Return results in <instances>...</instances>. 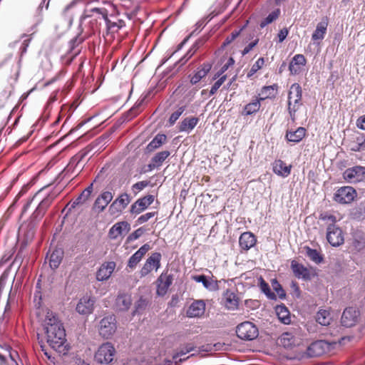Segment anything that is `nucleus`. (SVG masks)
<instances>
[{
	"label": "nucleus",
	"instance_id": "nucleus-2",
	"mask_svg": "<svg viewBox=\"0 0 365 365\" xmlns=\"http://www.w3.org/2000/svg\"><path fill=\"white\" fill-rule=\"evenodd\" d=\"M116 129L117 128L115 126H113L109 130L97 138L85 148L73 156L69 163V165L78 167L81 162L83 161L93 150L96 148V152L101 149H104L105 145L108 143L110 135L116 130Z\"/></svg>",
	"mask_w": 365,
	"mask_h": 365
},
{
	"label": "nucleus",
	"instance_id": "nucleus-45",
	"mask_svg": "<svg viewBox=\"0 0 365 365\" xmlns=\"http://www.w3.org/2000/svg\"><path fill=\"white\" fill-rule=\"evenodd\" d=\"M351 217L357 221H361L365 219V206L359 205L353 208L350 212Z\"/></svg>",
	"mask_w": 365,
	"mask_h": 365
},
{
	"label": "nucleus",
	"instance_id": "nucleus-38",
	"mask_svg": "<svg viewBox=\"0 0 365 365\" xmlns=\"http://www.w3.org/2000/svg\"><path fill=\"white\" fill-rule=\"evenodd\" d=\"M144 102V98L138 99L134 106L123 116V121H129L135 118L140 113V108Z\"/></svg>",
	"mask_w": 365,
	"mask_h": 365
},
{
	"label": "nucleus",
	"instance_id": "nucleus-26",
	"mask_svg": "<svg viewBox=\"0 0 365 365\" xmlns=\"http://www.w3.org/2000/svg\"><path fill=\"white\" fill-rule=\"evenodd\" d=\"M292 165H287L286 163L279 159L275 160L272 163V171L278 176L286 178L291 173Z\"/></svg>",
	"mask_w": 365,
	"mask_h": 365
},
{
	"label": "nucleus",
	"instance_id": "nucleus-57",
	"mask_svg": "<svg viewBox=\"0 0 365 365\" xmlns=\"http://www.w3.org/2000/svg\"><path fill=\"white\" fill-rule=\"evenodd\" d=\"M123 210H125V208L121 207L117 201L114 200L109 206L108 212L110 215H118L121 213Z\"/></svg>",
	"mask_w": 365,
	"mask_h": 365
},
{
	"label": "nucleus",
	"instance_id": "nucleus-9",
	"mask_svg": "<svg viewBox=\"0 0 365 365\" xmlns=\"http://www.w3.org/2000/svg\"><path fill=\"white\" fill-rule=\"evenodd\" d=\"M343 178L349 182H361L365 180V167L356 165L349 168L343 173Z\"/></svg>",
	"mask_w": 365,
	"mask_h": 365
},
{
	"label": "nucleus",
	"instance_id": "nucleus-48",
	"mask_svg": "<svg viewBox=\"0 0 365 365\" xmlns=\"http://www.w3.org/2000/svg\"><path fill=\"white\" fill-rule=\"evenodd\" d=\"M329 315V312L327 310L320 309L317 313L316 320L319 324L322 326H327L329 324L330 322Z\"/></svg>",
	"mask_w": 365,
	"mask_h": 365
},
{
	"label": "nucleus",
	"instance_id": "nucleus-50",
	"mask_svg": "<svg viewBox=\"0 0 365 365\" xmlns=\"http://www.w3.org/2000/svg\"><path fill=\"white\" fill-rule=\"evenodd\" d=\"M88 12H91V13L95 12V13L101 14L103 19L108 16V11L106 9L95 7V8L91 9L89 11L86 10L81 17V21L85 20L91 16V14H88Z\"/></svg>",
	"mask_w": 365,
	"mask_h": 365
},
{
	"label": "nucleus",
	"instance_id": "nucleus-36",
	"mask_svg": "<svg viewBox=\"0 0 365 365\" xmlns=\"http://www.w3.org/2000/svg\"><path fill=\"white\" fill-rule=\"evenodd\" d=\"M63 251L62 249H55L51 254L49 266L53 270L57 269L62 262Z\"/></svg>",
	"mask_w": 365,
	"mask_h": 365
},
{
	"label": "nucleus",
	"instance_id": "nucleus-16",
	"mask_svg": "<svg viewBox=\"0 0 365 365\" xmlns=\"http://www.w3.org/2000/svg\"><path fill=\"white\" fill-rule=\"evenodd\" d=\"M212 66V63L209 62H205L200 65V66L197 68L193 76H189L190 83L195 85L199 83L210 71Z\"/></svg>",
	"mask_w": 365,
	"mask_h": 365
},
{
	"label": "nucleus",
	"instance_id": "nucleus-22",
	"mask_svg": "<svg viewBox=\"0 0 365 365\" xmlns=\"http://www.w3.org/2000/svg\"><path fill=\"white\" fill-rule=\"evenodd\" d=\"M199 118L197 117H187L184 118L181 122L179 123L178 128V132L190 133L192 130L196 127L199 123Z\"/></svg>",
	"mask_w": 365,
	"mask_h": 365
},
{
	"label": "nucleus",
	"instance_id": "nucleus-61",
	"mask_svg": "<svg viewBox=\"0 0 365 365\" xmlns=\"http://www.w3.org/2000/svg\"><path fill=\"white\" fill-rule=\"evenodd\" d=\"M37 26V24L33 25L31 26V31L32 33L31 34H24V53L26 52V50H27V47L29 46V42L31 41V36H33L34 34V33L36 32V28Z\"/></svg>",
	"mask_w": 365,
	"mask_h": 365
},
{
	"label": "nucleus",
	"instance_id": "nucleus-29",
	"mask_svg": "<svg viewBox=\"0 0 365 365\" xmlns=\"http://www.w3.org/2000/svg\"><path fill=\"white\" fill-rule=\"evenodd\" d=\"M302 98V89L301 86L297 83H293L288 93V101H291L292 98H294V106H299L302 105L301 101Z\"/></svg>",
	"mask_w": 365,
	"mask_h": 365
},
{
	"label": "nucleus",
	"instance_id": "nucleus-41",
	"mask_svg": "<svg viewBox=\"0 0 365 365\" xmlns=\"http://www.w3.org/2000/svg\"><path fill=\"white\" fill-rule=\"evenodd\" d=\"M258 280L260 290L263 294H264L267 299L274 301L277 300L276 294L271 290L269 284L263 279V277H259Z\"/></svg>",
	"mask_w": 365,
	"mask_h": 365
},
{
	"label": "nucleus",
	"instance_id": "nucleus-47",
	"mask_svg": "<svg viewBox=\"0 0 365 365\" xmlns=\"http://www.w3.org/2000/svg\"><path fill=\"white\" fill-rule=\"evenodd\" d=\"M248 24V21H247L246 24L242 26L239 30H235L233 31L229 36L226 37L224 42L220 46L221 50H224L227 46L230 44L232 41H234L240 34L241 31L244 29V28L247 26Z\"/></svg>",
	"mask_w": 365,
	"mask_h": 365
},
{
	"label": "nucleus",
	"instance_id": "nucleus-37",
	"mask_svg": "<svg viewBox=\"0 0 365 365\" xmlns=\"http://www.w3.org/2000/svg\"><path fill=\"white\" fill-rule=\"evenodd\" d=\"M277 344L286 349H291L294 346V338L292 334L284 332L278 338Z\"/></svg>",
	"mask_w": 365,
	"mask_h": 365
},
{
	"label": "nucleus",
	"instance_id": "nucleus-4",
	"mask_svg": "<svg viewBox=\"0 0 365 365\" xmlns=\"http://www.w3.org/2000/svg\"><path fill=\"white\" fill-rule=\"evenodd\" d=\"M236 334L242 340L252 341L258 336L259 330L254 323L246 321L237 325Z\"/></svg>",
	"mask_w": 365,
	"mask_h": 365
},
{
	"label": "nucleus",
	"instance_id": "nucleus-43",
	"mask_svg": "<svg viewBox=\"0 0 365 365\" xmlns=\"http://www.w3.org/2000/svg\"><path fill=\"white\" fill-rule=\"evenodd\" d=\"M306 255L309 259L317 264H320L323 262V255L320 254L316 249H312L308 246L305 247Z\"/></svg>",
	"mask_w": 365,
	"mask_h": 365
},
{
	"label": "nucleus",
	"instance_id": "nucleus-15",
	"mask_svg": "<svg viewBox=\"0 0 365 365\" xmlns=\"http://www.w3.org/2000/svg\"><path fill=\"white\" fill-rule=\"evenodd\" d=\"M115 268V263L113 261L103 264L96 272V279L98 282L107 280L111 276Z\"/></svg>",
	"mask_w": 365,
	"mask_h": 365
},
{
	"label": "nucleus",
	"instance_id": "nucleus-34",
	"mask_svg": "<svg viewBox=\"0 0 365 365\" xmlns=\"http://www.w3.org/2000/svg\"><path fill=\"white\" fill-rule=\"evenodd\" d=\"M195 349V346H194L193 344H192V343L186 344L185 345V346L182 347L181 349L178 352H177L176 354H175L173 356V360L174 361V362L175 364H178V363L182 362V361H185L187 359H188V358H190L191 356H195V354H192L191 355H190L187 358H184V359H181L180 357L182 356L185 355L187 353H190V351H193Z\"/></svg>",
	"mask_w": 365,
	"mask_h": 365
},
{
	"label": "nucleus",
	"instance_id": "nucleus-35",
	"mask_svg": "<svg viewBox=\"0 0 365 365\" xmlns=\"http://www.w3.org/2000/svg\"><path fill=\"white\" fill-rule=\"evenodd\" d=\"M93 182L91 183L73 202H71L69 211L74 209L77 205L86 201L93 191Z\"/></svg>",
	"mask_w": 365,
	"mask_h": 365
},
{
	"label": "nucleus",
	"instance_id": "nucleus-10",
	"mask_svg": "<svg viewBox=\"0 0 365 365\" xmlns=\"http://www.w3.org/2000/svg\"><path fill=\"white\" fill-rule=\"evenodd\" d=\"M330 344L325 340H317L312 342L307 348L309 357H318L329 350Z\"/></svg>",
	"mask_w": 365,
	"mask_h": 365
},
{
	"label": "nucleus",
	"instance_id": "nucleus-14",
	"mask_svg": "<svg viewBox=\"0 0 365 365\" xmlns=\"http://www.w3.org/2000/svg\"><path fill=\"white\" fill-rule=\"evenodd\" d=\"M113 194L109 191L103 192L95 200L93 209L97 210L98 212H102L108 205L113 200Z\"/></svg>",
	"mask_w": 365,
	"mask_h": 365
},
{
	"label": "nucleus",
	"instance_id": "nucleus-25",
	"mask_svg": "<svg viewBox=\"0 0 365 365\" xmlns=\"http://www.w3.org/2000/svg\"><path fill=\"white\" fill-rule=\"evenodd\" d=\"M291 268L295 276L299 279H302L306 281L312 279V274L309 269L303 264L292 261L291 264Z\"/></svg>",
	"mask_w": 365,
	"mask_h": 365
},
{
	"label": "nucleus",
	"instance_id": "nucleus-19",
	"mask_svg": "<svg viewBox=\"0 0 365 365\" xmlns=\"http://www.w3.org/2000/svg\"><path fill=\"white\" fill-rule=\"evenodd\" d=\"M351 246L357 251L361 252L365 248V235L359 230H353L351 232Z\"/></svg>",
	"mask_w": 365,
	"mask_h": 365
},
{
	"label": "nucleus",
	"instance_id": "nucleus-1",
	"mask_svg": "<svg viewBox=\"0 0 365 365\" xmlns=\"http://www.w3.org/2000/svg\"><path fill=\"white\" fill-rule=\"evenodd\" d=\"M43 327L49 346L60 354H66L68 348L66 344V331L57 314L48 311L46 315Z\"/></svg>",
	"mask_w": 365,
	"mask_h": 365
},
{
	"label": "nucleus",
	"instance_id": "nucleus-51",
	"mask_svg": "<svg viewBox=\"0 0 365 365\" xmlns=\"http://www.w3.org/2000/svg\"><path fill=\"white\" fill-rule=\"evenodd\" d=\"M271 282L273 289L277 294L278 297L282 300L285 299L287 297L286 292L278 280L277 279H273Z\"/></svg>",
	"mask_w": 365,
	"mask_h": 365
},
{
	"label": "nucleus",
	"instance_id": "nucleus-63",
	"mask_svg": "<svg viewBox=\"0 0 365 365\" xmlns=\"http://www.w3.org/2000/svg\"><path fill=\"white\" fill-rule=\"evenodd\" d=\"M156 214H157L156 212H147L144 215H140L138 218L136 222L138 224H140V225L143 224V223L148 221L150 218L153 217Z\"/></svg>",
	"mask_w": 365,
	"mask_h": 365
},
{
	"label": "nucleus",
	"instance_id": "nucleus-42",
	"mask_svg": "<svg viewBox=\"0 0 365 365\" xmlns=\"http://www.w3.org/2000/svg\"><path fill=\"white\" fill-rule=\"evenodd\" d=\"M148 301L143 296L135 302L134 309L132 312V315L135 316L136 314H141L148 307Z\"/></svg>",
	"mask_w": 365,
	"mask_h": 365
},
{
	"label": "nucleus",
	"instance_id": "nucleus-8",
	"mask_svg": "<svg viewBox=\"0 0 365 365\" xmlns=\"http://www.w3.org/2000/svg\"><path fill=\"white\" fill-rule=\"evenodd\" d=\"M360 316V311L353 307H346L341 315V323L343 327H352L356 324Z\"/></svg>",
	"mask_w": 365,
	"mask_h": 365
},
{
	"label": "nucleus",
	"instance_id": "nucleus-60",
	"mask_svg": "<svg viewBox=\"0 0 365 365\" xmlns=\"http://www.w3.org/2000/svg\"><path fill=\"white\" fill-rule=\"evenodd\" d=\"M141 257L135 252L133 255L130 256V257L128 259V267L130 269H133L136 267V265L139 263V262L141 260Z\"/></svg>",
	"mask_w": 365,
	"mask_h": 365
},
{
	"label": "nucleus",
	"instance_id": "nucleus-58",
	"mask_svg": "<svg viewBox=\"0 0 365 365\" xmlns=\"http://www.w3.org/2000/svg\"><path fill=\"white\" fill-rule=\"evenodd\" d=\"M227 78L226 75L222 76L217 78V80L215 82V83L212 86L210 90V96L214 95L217 91L220 88V87L224 83Z\"/></svg>",
	"mask_w": 365,
	"mask_h": 365
},
{
	"label": "nucleus",
	"instance_id": "nucleus-23",
	"mask_svg": "<svg viewBox=\"0 0 365 365\" xmlns=\"http://www.w3.org/2000/svg\"><path fill=\"white\" fill-rule=\"evenodd\" d=\"M130 230V225L127 221H122L115 223L111 227L108 232V236L112 240H115L121 235L123 232H128Z\"/></svg>",
	"mask_w": 365,
	"mask_h": 365
},
{
	"label": "nucleus",
	"instance_id": "nucleus-55",
	"mask_svg": "<svg viewBox=\"0 0 365 365\" xmlns=\"http://www.w3.org/2000/svg\"><path fill=\"white\" fill-rule=\"evenodd\" d=\"M264 59L263 57L259 58L256 62L252 65V68H250V71L247 73V77H251L253 76L255 73H257V71H259L264 65Z\"/></svg>",
	"mask_w": 365,
	"mask_h": 365
},
{
	"label": "nucleus",
	"instance_id": "nucleus-7",
	"mask_svg": "<svg viewBox=\"0 0 365 365\" xmlns=\"http://www.w3.org/2000/svg\"><path fill=\"white\" fill-rule=\"evenodd\" d=\"M356 197V192L351 186L339 188L334 195V200L339 204L351 203Z\"/></svg>",
	"mask_w": 365,
	"mask_h": 365
},
{
	"label": "nucleus",
	"instance_id": "nucleus-59",
	"mask_svg": "<svg viewBox=\"0 0 365 365\" xmlns=\"http://www.w3.org/2000/svg\"><path fill=\"white\" fill-rule=\"evenodd\" d=\"M145 230L143 227L137 229L128 236L126 242L129 243L138 239L145 232Z\"/></svg>",
	"mask_w": 365,
	"mask_h": 365
},
{
	"label": "nucleus",
	"instance_id": "nucleus-33",
	"mask_svg": "<svg viewBox=\"0 0 365 365\" xmlns=\"http://www.w3.org/2000/svg\"><path fill=\"white\" fill-rule=\"evenodd\" d=\"M275 312L282 323L287 325L291 323L290 312L284 304L277 305Z\"/></svg>",
	"mask_w": 365,
	"mask_h": 365
},
{
	"label": "nucleus",
	"instance_id": "nucleus-5",
	"mask_svg": "<svg viewBox=\"0 0 365 365\" xmlns=\"http://www.w3.org/2000/svg\"><path fill=\"white\" fill-rule=\"evenodd\" d=\"M117 329L116 319L114 315L103 317L99 323V334L104 339H110Z\"/></svg>",
	"mask_w": 365,
	"mask_h": 365
},
{
	"label": "nucleus",
	"instance_id": "nucleus-40",
	"mask_svg": "<svg viewBox=\"0 0 365 365\" xmlns=\"http://www.w3.org/2000/svg\"><path fill=\"white\" fill-rule=\"evenodd\" d=\"M261 100H263V98H260V99L256 98V99L253 100L252 102H250V103L247 104L243 108L242 115H252V114L257 113V111H259L260 106H261V104H260Z\"/></svg>",
	"mask_w": 365,
	"mask_h": 365
},
{
	"label": "nucleus",
	"instance_id": "nucleus-28",
	"mask_svg": "<svg viewBox=\"0 0 365 365\" xmlns=\"http://www.w3.org/2000/svg\"><path fill=\"white\" fill-rule=\"evenodd\" d=\"M306 132V129L303 127H299L295 130L292 129L287 130L285 138L289 142L298 143L305 137Z\"/></svg>",
	"mask_w": 365,
	"mask_h": 365
},
{
	"label": "nucleus",
	"instance_id": "nucleus-31",
	"mask_svg": "<svg viewBox=\"0 0 365 365\" xmlns=\"http://www.w3.org/2000/svg\"><path fill=\"white\" fill-rule=\"evenodd\" d=\"M9 356L10 359L9 362L6 360V356L0 353V364L1 365H19V362L21 361L19 352L11 348L8 350Z\"/></svg>",
	"mask_w": 365,
	"mask_h": 365
},
{
	"label": "nucleus",
	"instance_id": "nucleus-27",
	"mask_svg": "<svg viewBox=\"0 0 365 365\" xmlns=\"http://www.w3.org/2000/svg\"><path fill=\"white\" fill-rule=\"evenodd\" d=\"M329 19L327 16L322 18V21L317 24L315 31L312 35V39L314 41H322L326 34Z\"/></svg>",
	"mask_w": 365,
	"mask_h": 365
},
{
	"label": "nucleus",
	"instance_id": "nucleus-3",
	"mask_svg": "<svg viewBox=\"0 0 365 365\" xmlns=\"http://www.w3.org/2000/svg\"><path fill=\"white\" fill-rule=\"evenodd\" d=\"M115 349L110 342L103 343L94 355L95 361L100 364L108 365L113 361Z\"/></svg>",
	"mask_w": 365,
	"mask_h": 365
},
{
	"label": "nucleus",
	"instance_id": "nucleus-53",
	"mask_svg": "<svg viewBox=\"0 0 365 365\" xmlns=\"http://www.w3.org/2000/svg\"><path fill=\"white\" fill-rule=\"evenodd\" d=\"M185 108L186 107L185 106H180L178 108V110L176 111H175L174 113H173L169 119H168V126H172L173 125L176 121L178 120V118H180V116L184 113V111L185 110Z\"/></svg>",
	"mask_w": 365,
	"mask_h": 365
},
{
	"label": "nucleus",
	"instance_id": "nucleus-64",
	"mask_svg": "<svg viewBox=\"0 0 365 365\" xmlns=\"http://www.w3.org/2000/svg\"><path fill=\"white\" fill-rule=\"evenodd\" d=\"M319 220L323 221L329 220L331 221V224L336 225V217L334 215L328 214L327 212L321 213L319 217Z\"/></svg>",
	"mask_w": 365,
	"mask_h": 365
},
{
	"label": "nucleus",
	"instance_id": "nucleus-17",
	"mask_svg": "<svg viewBox=\"0 0 365 365\" xmlns=\"http://www.w3.org/2000/svg\"><path fill=\"white\" fill-rule=\"evenodd\" d=\"M205 311V303L203 300H195L188 307L186 314L190 318L200 317Z\"/></svg>",
	"mask_w": 365,
	"mask_h": 365
},
{
	"label": "nucleus",
	"instance_id": "nucleus-52",
	"mask_svg": "<svg viewBox=\"0 0 365 365\" xmlns=\"http://www.w3.org/2000/svg\"><path fill=\"white\" fill-rule=\"evenodd\" d=\"M104 21L108 31H110L115 28L117 30H118L125 26V22L123 20L119 19L116 22L112 21L110 19H109L108 16L104 19Z\"/></svg>",
	"mask_w": 365,
	"mask_h": 365
},
{
	"label": "nucleus",
	"instance_id": "nucleus-32",
	"mask_svg": "<svg viewBox=\"0 0 365 365\" xmlns=\"http://www.w3.org/2000/svg\"><path fill=\"white\" fill-rule=\"evenodd\" d=\"M225 298V307L229 310H236L239 306L238 298L237 295L230 289H227L223 294Z\"/></svg>",
	"mask_w": 365,
	"mask_h": 365
},
{
	"label": "nucleus",
	"instance_id": "nucleus-44",
	"mask_svg": "<svg viewBox=\"0 0 365 365\" xmlns=\"http://www.w3.org/2000/svg\"><path fill=\"white\" fill-rule=\"evenodd\" d=\"M170 155V152L163 150L155 153L151 158V161L154 163L158 168L163 165V163Z\"/></svg>",
	"mask_w": 365,
	"mask_h": 365
},
{
	"label": "nucleus",
	"instance_id": "nucleus-13",
	"mask_svg": "<svg viewBox=\"0 0 365 365\" xmlns=\"http://www.w3.org/2000/svg\"><path fill=\"white\" fill-rule=\"evenodd\" d=\"M192 279L197 282L201 283L203 287L208 291L215 292L219 290L218 281L214 280L211 277L205 274H198L192 276Z\"/></svg>",
	"mask_w": 365,
	"mask_h": 365
},
{
	"label": "nucleus",
	"instance_id": "nucleus-21",
	"mask_svg": "<svg viewBox=\"0 0 365 365\" xmlns=\"http://www.w3.org/2000/svg\"><path fill=\"white\" fill-rule=\"evenodd\" d=\"M307 61L304 55L296 54L289 64V71L291 75L295 76L301 72V66L306 65Z\"/></svg>",
	"mask_w": 365,
	"mask_h": 365
},
{
	"label": "nucleus",
	"instance_id": "nucleus-30",
	"mask_svg": "<svg viewBox=\"0 0 365 365\" xmlns=\"http://www.w3.org/2000/svg\"><path fill=\"white\" fill-rule=\"evenodd\" d=\"M167 140V135L163 133H158L147 145L145 153H152L160 148Z\"/></svg>",
	"mask_w": 365,
	"mask_h": 365
},
{
	"label": "nucleus",
	"instance_id": "nucleus-24",
	"mask_svg": "<svg viewBox=\"0 0 365 365\" xmlns=\"http://www.w3.org/2000/svg\"><path fill=\"white\" fill-rule=\"evenodd\" d=\"M115 307L120 312L128 311L132 304V298L130 294L120 293L115 299Z\"/></svg>",
	"mask_w": 365,
	"mask_h": 365
},
{
	"label": "nucleus",
	"instance_id": "nucleus-18",
	"mask_svg": "<svg viewBox=\"0 0 365 365\" xmlns=\"http://www.w3.org/2000/svg\"><path fill=\"white\" fill-rule=\"evenodd\" d=\"M95 301L91 297H82L76 305V312L82 315H88L92 313L93 310V305Z\"/></svg>",
	"mask_w": 365,
	"mask_h": 365
},
{
	"label": "nucleus",
	"instance_id": "nucleus-62",
	"mask_svg": "<svg viewBox=\"0 0 365 365\" xmlns=\"http://www.w3.org/2000/svg\"><path fill=\"white\" fill-rule=\"evenodd\" d=\"M80 36L81 34H78L69 41V46L71 50L75 49L79 44L83 42L84 38Z\"/></svg>",
	"mask_w": 365,
	"mask_h": 365
},
{
	"label": "nucleus",
	"instance_id": "nucleus-20",
	"mask_svg": "<svg viewBox=\"0 0 365 365\" xmlns=\"http://www.w3.org/2000/svg\"><path fill=\"white\" fill-rule=\"evenodd\" d=\"M257 242L255 235L250 232H243L239 238V245L242 250L247 251Z\"/></svg>",
	"mask_w": 365,
	"mask_h": 365
},
{
	"label": "nucleus",
	"instance_id": "nucleus-11",
	"mask_svg": "<svg viewBox=\"0 0 365 365\" xmlns=\"http://www.w3.org/2000/svg\"><path fill=\"white\" fill-rule=\"evenodd\" d=\"M155 200L153 195H148L138 199L131 205L130 212L131 214L138 215L146 210Z\"/></svg>",
	"mask_w": 365,
	"mask_h": 365
},
{
	"label": "nucleus",
	"instance_id": "nucleus-12",
	"mask_svg": "<svg viewBox=\"0 0 365 365\" xmlns=\"http://www.w3.org/2000/svg\"><path fill=\"white\" fill-rule=\"evenodd\" d=\"M173 281V274H168L167 273H162L157 279V291L156 293L158 296H164L170 286L172 284Z\"/></svg>",
	"mask_w": 365,
	"mask_h": 365
},
{
	"label": "nucleus",
	"instance_id": "nucleus-6",
	"mask_svg": "<svg viewBox=\"0 0 365 365\" xmlns=\"http://www.w3.org/2000/svg\"><path fill=\"white\" fill-rule=\"evenodd\" d=\"M327 240L331 246L338 247L344 242L342 230L334 224H329L327 228Z\"/></svg>",
	"mask_w": 365,
	"mask_h": 365
},
{
	"label": "nucleus",
	"instance_id": "nucleus-49",
	"mask_svg": "<svg viewBox=\"0 0 365 365\" xmlns=\"http://www.w3.org/2000/svg\"><path fill=\"white\" fill-rule=\"evenodd\" d=\"M161 254L160 252H153L147 259L146 262L153 268L157 270L160 266Z\"/></svg>",
	"mask_w": 365,
	"mask_h": 365
},
{
	"label": "nucleus",
	"instance_id": "nucleus-56",
	"mask_svg": "<svg viewBox=\"0 0 365 365\" xmlns=\"http://www.w3.org/2000/svg\"><path fill=\"white\" fill-rule=\"evenodd\" d=\"M131 198L130 196L127 192H123L120 194L115 201H117L118 204L121 205V207L125 208L128 204L130 202Z\"/></svg>",
	"mask_w": 365,
	"mask_h": 365
},
{
	"label": "nucleus",
	"instance_id": "nucleus-39",
	"mask_svg": "<svg viewBox=\"0 0 365 365\" xmlns=\"http://www.w3.org/2000/svg\"><path fill=\"white\" fill-rule=\"evenodd\" d=\"M205 42V39L199 38L192 46V47L187 51L186 54L182 57L180 60V63L183 65L185 64L198 50V48L202 46Z\"/></svg>",
	"mask_w": 365,
	"mask_h": 365
},
{
	"label": "nucleus",
	"instance_id": "nucleus-46",
	"mask_svg": "<svg viewBox=\"0 0 365 365\" xmlns=\"http://www.w3.org/2000/svg\"><path fill=\"white\" fill-rule=\"evenodd\" d=\"M279 9H276L275 10L272 11L270 14H269V15L266 18H264L263 20L260 21L259 27L261 29H263L268 24H272L279 17Z\"/></svg>",
	"mask_w": 365,
	"mask_h": 365
},
{
	"label": "nucleus",
	"instance_id": "nucleus-54",
	"mask_svg": "<svg viewBox=\"0 0 365 365\" xmlns=\"http://www.w3.org/2000/svg\"><path fill=\"white\" fill-rule=\"evenodd\" d=\"M235 60L232 57H230L225 64H224L221 68L215 74L213 79L215 80L221 76L229 68L230 66L234 65Z\"/></svg>",
	"mask_w": 365,
	"mask_h": 365
}]
</instances>
